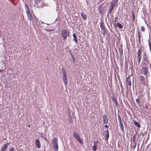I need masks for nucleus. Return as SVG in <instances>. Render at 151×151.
<instances>
[{
  "label": "nucleus",
  "mask_w": 151,
  "mask_h": 151,
  "mask_svg": "<svg viewBox=\"0 0 151 151\" xmlns=\"http://www.w3.org/2000/svg\"><path fill=\"white\" fill-rule=\"evenodd\" d=\"M52 143L54 150L55 151L57 150L58 149L57 139L56 137H54L52 140Z\"/></svg>",
  "instance_id": "1"
},
{
  "label": "nucleus",
  "mask_w": 151,
  "mask_h": 151,
  "mask_svg": "<svg viewBox=\"0 0 151 151\" xmlns=\"http://www.w3.org/2000/svg\"><path fill=\"white\" fill-rule=\"evenodd\" d=\"M140 72L147 78V75L149 73L148 68L147 67H143L141 69Z\"/></svg>",
  "instance_id": "2"
},
{
  "label": "nucleus",
  "mask_w": 151,
  "mask_h": 151,
  "mask_svg": "<svg viewBox=\"0 0 151 151\" xmlns=\"http://www.w3.org/2000/svg\"><path fill=\"white\" fill-rule=\"evenodd\" d=\"M61 35L62 37L63 38L64 40H65L68 37L69 35V32H68L66 30H63L61 31Z\"/></svg>",
  "instance_id": "3"
},
{
  "label": "nucleus",
  "mask_w": 151,
  "mask_h": 151,
  "mask_svg": "<svg viewBox=\"0 0 151 151\" xmlns=\"http://www.w3.org/2000/svg\"><path fill=\"white\" fill-rule=\"evenodd\" d=\"M141 81L140 83L145 86H147L148 85V81L145 80V78L143 76H141L139 77Z\"/></svg>",
  "instance_id": "4"
},
{
  "label": "nucleus",
  "mask_w": 151,
  "mask_h": 151,
  "mask_svg": "<svg viewBox=\"0 0 151 151\" xmlns=\"http://www.w3.org/2000/svg\"><path fill=\"white\" fill-rule=\"evenodd\" d=\"M118 119L119 121V126L121 128V129L122 132H124V126L122 123V121L121 118L120 117V115L119 114H118Z\"/></svg>",
  "instance_id": "5"
},
{
  "label": "nucleus",
  "mask_w": 151,
  "mask_h": 151,
  "mask_svg": "<svg viewBox=\"0 0 151 151\" xmlns=\"http://www.w3.org/2000/svg\"><path fill=\"white\" fill-rule=\"evenodd\" d=\"M118 2V0H113L109 6L114 9H115V7L117 5Z\"/></svg>",
  "instance_id": "6"
},
{
  "label": "nucleus",
  "mask_w": 151,
  "mask_h": 151,
  "mask_svg": "<svg viewBox=\"0 0 151 151\" xmlns=\"http://www.w3.org/2000/svg\"><path fill=\"white\" fill-rule=\"evenodd\" d=\"M142 60L147 63V64L149 62V60L148 58H147V56L146 55V53L145 52L144 53V55H143Z\"/></svg>",
  "instance_id": "7"
},
{
  "label": "nucleus",
  "mask_w": 151,
  "mask_h": 151,
  "mask_svg": "<svg viewBox=\"0 0 151 151\" xmlns=\"http://www.w3.org/2000/svg\"><path fill=\"white\" fill-rule=\"evenodd\" d=\"M126 85L127 86H130L131 85V82L130 78V76L126 78Z\"/></svg>",
  "instance_id": "8"
},
{
  "label": "nucleus",
  "mask_w": 151,
  "mask_h": 151,
  "mask_svg": "<svg viewBox=\"0 0 151 151\" xmlns=\"http://www.w3.org/2000/svg\"><path fill=\"white\" fill-rule=\"evenodd\" d=\"M9 144V143H8L6 144H5L4 145L1 149V151H5L6 149L8 148L7 145Z\"/></svg>",
  "instance_id": "9"
},
{
  "label": "nucleus",
  "mask_w": 151,
  "mask_h": 151,
  "mask_svg": "<svg viewBox=\"0 0 151 151\" xmlns=\"http://www.w3.org/2000/svg\"><path fill=\"white\" fill-rule=\"evenodd\" d=\"M28 17L29 19L30 20V21L32 20L33 19V17L32 16V15L30 12H26Z\"/></svg>",
  "instance_id": "10"
},
{
  "label": "nucleus",
  "mask_w": 151,
  "mask_h": 151,
  "mask_svg": "<svg viewBox=\"0 0 151 151\" xmlns=\"http://www.w3.org/2000/svg\"><path fill=\"white\" fill-rule=\"evenodd\" d=\"M36 145L38 148H40L41 147L40 144V141L38 139H36L35 141Z\"/></svg>",
  "instance_id": "11"
},
{
  "label": "nucleus",
  "mask_w": 151,
  "mask_h": 151,
  "mask_svg": "<svg viewBox=\"0 0 151 151\" xmlns=\"http://www.w3.org/2000/svg\"><path fill=\"white\" fill-rule=\"evenodd\" d=\"M97 142L94 141L93 142L94 145L93 147V149L94 151H96L97 150Z\"/></svg>",
  "instance_id": "12"
},
{
  "label": "nucleus",
  "mask_w": 151,
  "mask_h": 151,
  "mask_svg": "<svg viewBox=\"0 0 151 151\" xmlns=\"http://www.w3.org/2000/svg\"><path fill=\"white\" fill-rule=\"evenodd\" d=\"M101 29V32L103 35H104V27L103 25V22H101L100 25Z\"/></svg>",
  "instance_id": "13"
},
{
  "label": "nucleus",
  "mask_w": 151,
  "mask_h": 151,
  "mask_svg": "<svg viewBox=\"0 0 151 151\" xmlns=\"http://www.w3.org/2000/svg\"><path fill=\"white\" fill-rule=\"evenodd\" d=\"M106 138V139L107 141H108V139L109 137V134L108 129L106 130V131L105 132Z\"/></svg>",
  "instance_id": "14"
},
{
  "label": "nucleus",
  "mask_w": 151,
  "mask_h": 151,
  "mask_svg": "<svg viewBox=\"0 0 151 151\" xmlns=\"http://www.w3.org/2000/svg\"><path fill=\"white\" fill-rule=\"evenodd\" d=\"M141 58L142 56H137V61L138 62V63L137 64V63H136V65L137 66V64H138V65H139L141 60Z\"/></svg>",
  "instance_id": "15"
},
{
  "label": "nucleus",
  "mask_w": 151,
  "mask_h": 151,
  "mask_svg": "<svg viewBox=\"0 0 151 151\" xmlns=\"http://www.w3.org/2000/svg\"><path fill=\"white\" fill-rule=\"evenodd\" d=\"M70 61L71 62L73 63H75V59L74 56L71 54V58L70 59Z\"/></svg>",
  "instance_id": "16"
},
{
  "label": "nucleus",
  "mask_w": 151,
  "mask_h": 151,
  "mask_svg": "<svg viewBox=\"0 0 151 151\" xmlns=\"http://www.w3.org/2000/svg\"><path fill=\"white\" fill-rule=\"evenodd\" d=\"M62 73L63 75V78L64 77H67V74L66 73V72H65V70L64 69H62Z\"/></svg>",
  "instance_id": "17"
},
{
  "label": "nucleus",
  "mask_w": 151,
  "mask_h": 151,
  "mask_svg": "<svg viewBox=\"0 0 151 151\" xmlns=\"http://www.w3.org/2000/svg\"><path fill=\"white\" fill-rule=\"evenodd\" d=\"M81 14L83 20H85L86 19L87 17L85 14L81 13Z\"/></svg>",
  "instance_id": "18"
},
{
  "label": "nucleus",
  "mask_w": 151,
  "mask_h": 151,
  "mask_svg": "<svg viewBox=\"0 0 151 151\" xmlns=\"http://www.w3.org/2000/svg\"><path fill=\"white\" fill-rule=\"evenodd\" d=\"M116 26L119 28H122L123 27L122 25L119 23H117L116 24H115Z\"/></svg>",
  "instance_id": "19"
},
{
  "label": "nucleus",
  "mask_w": 151,
  "mask_h": 151,
  "mask_svg": "<svg viewBox=\"0 0 151 151\" xmlns=\"http://www.w3.org/2000/svg\"><path fill=\"white\" fill-rule=\"evenodd\" d=\"M24 6L26 12H29V7L28 5L26 4H25Z\"/></svg>",
  "instance_id": "20"
},
{
  "label": "nucleus",
  "mask_w": 151,
  "mask_h": 151,
  "mask_svg": "<svg viewBox=\"0 0 151 151\" xmlns=\"http://www.w3.org/2000/svg\"><path fill=\"white\" fill-rule=\"evenodd\" d=\"M67 77L63 78V81L65 84L66 85L68 83V81H67Z\"/></svg>",
  "instance_id": "21"
},
{
  "label": "nucleus",
  "mask_w": 151,
  "mask_h": 151,
  "mask_svg": "<svg viewBox=\"0 0 151 151\" xmlns=\"http://www.w3.org/2000/svg\"><path fill=\"white\" fill-rule=\"evenodd\" d=\"M80 144H83V141L82 140L81 138V137H78V138L76 139Z\"/></svg>",
  "instance_id": "22"
},
{
  "label": "nucleus",
  "mask_w": 151,
  "mask_h": 151,
  "mask_svg": "<svg viewBox=\"0 0 151 151\" xmlns=\"http://www.w3.org/2000/svg\"><path fill=\"white\" fill-rule=\"evenodd\" d=\"M134 125L137 126L138 128H140V126L138 122L134 121Z\"/></svg>",
  "instance_id": "23"
},
{
  "label": "nucleus",
  "mask_w": 151,
  "mask_h": 151,
  "mask_svg": "<svg viewBox=\"0 0 151 151\" xmlns=\"http://www.w3.org/2000/svg\"><path fill=\"white\" fill-rule=\"evenodd\" d=\"M132 21L133 22H134L135 20V14H134V11H132Z\"/></svg>",
  "instance_id": "24"
},
{
  "label": "nucleus",
  "mask_w": 151,
  "mask_h": 151,
  "mask_svg": "<svg viewBox=\"0 0 151 151\" xmlns=\"http://www.w3.org/2000/svg\"><path fill=\"white\" fill-rule=\"evenodd\" d=\"M114 9L112 8L111 7L109 6V9L108 11V13L109 14H110L111 13L112 11Z\"/></svg>",
  "instance_id": "25"
},
{
  "label": "nucleus",
  "mask_w": 151,
  "mask_h": 151,
  "mask_svg": "<svg viewBox=\"0 0 151 151\" xmlns=\"http://www.w3.org/2000/svg\"><path fill=\"white\" fill-rule=\"evenodd\" d=\"M142 52V50L139 49L137 52V56H141V54Z\"/></svg>",
  "instance_id": "26"
},
{
  "label": "nucleus",
  "mask_w": 151,
  "mask_h": 151,
  "mask_svg": "<svg viewBox=\"0 0 151 151\" xmlns=\"http://www.w3.org/2000/svg\"><path fill=\"white\" fill-rule=\"evenodd\" d=\"M136 138V134L134 135L133 136V142L134 143H136V142L135 140Z\"/></svg>",
  "instance_id": "27"
},
{
  "label": "nucleus",
  "mask_w": 151,
  "mask_h": 151,
  "mask_svg": "<svg viewBox=\"0 0 151 151\" xmlns=\"http://www.w3.org/2000/svg\"><path fill=\"white\" fill-rule=\"evenodd\" d=\"M141 30L142 32H144L145 31V28L144 27L142 26L141 27Z\"/></svg>",
  "instance_id": "28"
},
{
  "label": "nucleus",
  "mask_w": 151,
  "mask_h": 151,
  "mask_svg": "<svg viewBox=\"0 0 151 151\" xmlns=\"http://www.w3.org/2000/svg\"><path fill=\"white\" fill-rule=\"evenodd\" d=\"M108 122V119L107 118V116L105 115L104 116V123H106Z\"/></svg>",
  "instance_id": "29"
},
{
  "label": "nucleus",
  "mask_w": 151,
  "mask_h": 151,
  "mask_svg": "<svg viewBox=\"0 0 151 151\" xmlns=\"http://www.w3.org/2000/svg\"><path fill=\"white\" fill-rule=\"evenodd\" d=\"M102 8H103L102 7H100L99 9V11L100 14H101L103 13V10L102 11Z\"/></svg>",
  "instance_id": "30"
},
{
  "label": "nucleus",
  "mask_w": 151,
  "mask_h": 151,
  "mask_svg": "<svg viewBox=\"0 0 151 151\" xmlns=\"http://www.w3.org/2000/svg\"><path fill=\"white\" fill-rule=\"evenodd\" d=\"M141 33V32L138 31V39L139 41L140 40V38H141V36L140 34Z\"/></svg>",
  "instance_id": "31"
},
{
  "label": "nucleus",
  "mask_w": 151,
  "mask_h": 151,
  "mask_svg": "<svg viewBox=\"0 0 151 151\" xmlns=\"http://www.w3.org/2000/svg\"><path fill=\"white\" fill-rule=\"evenodd\" d=\"M42 0H35V2L36 4L38 5V4L40 3L41 1Z\"/></svg>",
  "instance_id": "32"
},
{
  "label": "nucleus",
  "mask_w": 151,
  "mask_h": 151,
  "mask_svg": "<svg viewBox=\"0 0 151 151\" xmlns=\"http://www.w3.org/2000/svg\"><path fill=\"white\" fill-rule=\"evenodd\" d=\"M78 135V133L77 132H74L73 133V136L74 137H76V136H77Z\"/></svg>",
  "instance_id": "33"
},
{
  "label": "nucleus",
  "mask_w": 151,
  "mask_h": 151,
  "mask_svg": "<svg viewBox=\"0 0 151 151\" xmlns=\"http://www.w3.org/2000/svg\"><path fill=\"white\" fill-rule=\"evenodd\" d=\"M113 103V106H117V103L116 100L115 101H114Z\"/></svg>",
  "instance_id": "34"
},
{
  "label": "nucleus",
  "mask_w": 151,
  "mask_h": 151,
  "mask_svg": "<svg viewBox=\"0 0 151 151\" xmlns=\"http://www.w3.org/2000/svg\"><path fill=\"white\" fill-rule=\"evenodd\" d=\"M139 96L138 98L136 99V101L137 104H139L140 103L139 100Z\"/></svg>",
  "instance_id": "35"
},
{
  "label": "nucleus",
  "mask_w": 151,
  "mask_h": 151,
  "mask_svg": "<svg viewBox=\"0 0 151 151\" xmlns=\"http://www.w3.org/2000/svg\"><path fill=\"white\" fill-rule=\"evenodd\" d=\"M118 18L117 17H115L114 19V21L113 22L116 23L118 20Z\"/></svg>",
  "instance_id": "36"
},
{
  "label": "nucleus",
  "mask_w": 151,
  "mask_h": 151,
  "mask_svg": "<svg viewBox=\"0 0 151 151\" xmlns=\"http://www.w3.org/2000/svg\"><path fill=\"white\" fill-rule=\"evenodd\" d=\"M112 101L113 102L117 100L116 99L114 96H113L112 98Z\"/></svg>",
  "instance_id": "37"
},
{
  "label": "nucleus",
  "mask_w": 151,
  "mask_h": 151,
  "mask_svg": "<svg viewBox=\"0 0 151 151\" xmlns=\"http://www.w3.org/2000/svg\"><path fill=\"white\" fill-rule=\"evenodd\" d=\"M73 41L74 42H75L76 43L78 42V40L76 39V38H73Z\"/></svg>",
  "instance_id": "38"
},
{
  "label": "nucleus",
  "mask_w": 151,
  "mask_h": 151,
  "mask_svg": "<svg viewBox=\"0 0 151 151\" xmlns=\"http://www.w3.org/2000/svg\"><path fill=\"white\" fill-rule=\"evenodd\" d=\"M9 150H10V151H16L14 150V147L12 148L11 149H9Z\"/></svg>",
  "instance_id": "39"
},
{
  "label": "nucleus",
  "mask_w": 151,
  "mask_h": 151,
  "mask_svg": "<svg viewBox=\"0 0 151 151\" xmlns=\"http://www.w3.org/2000/svg\"><path fill=\"white\" fill-rule=\"evenodd\" d=\"M73 37L74 38H76V35L75 33H73Z\"/></svg>",
  "instance_id": "40"
},
{
  "label": "nucleus",
  "mask_w": 151,
  "mask_h": 151,
  "mask_svg": "<svg viewBox=\"0 0 151 151\" xmlns=\"http://www.w3.org/2000/svg\"><path fill=\"white\" fill-rule=\"evenodd\" d=\"M134 143V145L133 146V147L135 148V147L136 146V144H137V142H136V143Z\"/></svg>",
  "instance_id": "41"
},
{
  "label": "nucleus",
  "mask_w": 151,
  "mask_h": 151,
  "mask_svg": "<svg viewBox=\"0 0 151 151\" xmlns=\"http://www.w3.org/2000/svg\"><path fill=\"white\" fill-rule=\"evenodd\" d=\"M104 127L108 129L109 128V126L108 125H105L104 126Z\"/></svg>",
  "instance_id": "42"
},
{
  "label": "nucleus",
  "mask_w": 151,
  "mask_h": 151,
  "mask_svg": "<svg viewBox=\"0 0 151 151\" xmlns=\"http://www.w3.org/2000/svg\"><path fill=\"white\" fill-rule=\"evenodd\" d=\"M80 137L79 135H78L77 136H76V137H74V138H75V139H76L77 138H78V137Z\"/></svg>",
  "instance_id": "43"
},
{
  "label": "nucleus",
  "mask_w": 151,
  "mask_h": 151,
  "mask_svg": "<svg viewBox=\"0 0 151 151\" xmlns=\"http://www.w3.org/2000/svg\"><path fill=\"white\" fill-rule=\"evenodd\" d=\"M102 117L103 118H104V115H103V116H102Z\"/></svg>",
  "instance_id": "44"
},
{
  "label": "nucleus",
  "mask_w": 151,
  "mask_h": 151,
  "mask_svg": "<svg viewBox=\"0 0 151 151\" xmlns=\"http://www.w3.org/2000/svg\"><path fill=\"white\" fill-rule=\"evenodd\" d=\"M45 140H46V141H47V139H45Z\"/></svg>",
  "instance_id": "45"
},
{
  "label": "nucleus",
  "mask_w": 151,
  "mask_h": 151,
  "mask_svg": "<svg viewBox=\"0 0 151 151\" xmlns=\"http://www.w3.org/2000/svg\"><path fill=\"white\" fill-rule=\"evenodd\" d=\"M150 151H151V147L150 148Z\"/></svg>",
  "instance_id": "46"
},
{
  "label": "nucleus",
  "mask_w": 151,
  "mask_h": 151,
  "mask_svg": "<svg viewBox=\"0 0 151 151\" xmlns=\"http://www.w3.org/2000/svg\"><path fill=\"white\" fill-rule=\"evenodd\" d=\"M28 127H30V125H29L28 126Z\"/></svg>",
  "instance_id": "47"
}]
</instances>
